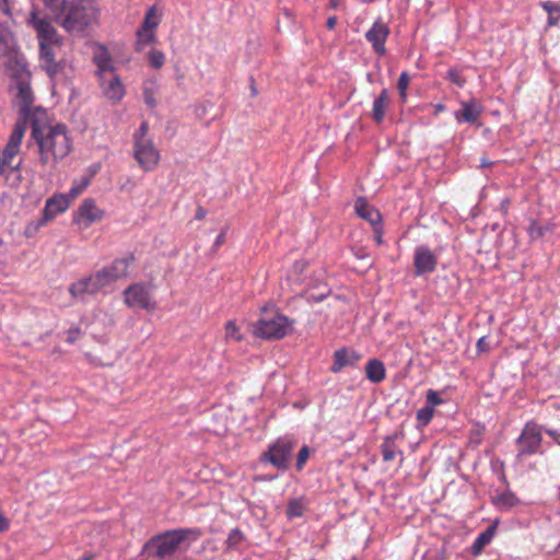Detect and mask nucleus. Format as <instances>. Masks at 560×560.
Wrapping results in <instances>:
<instances>
[{
  "mask_svg": "<svg viewBox=\"0 0 560 560\" xmlns=\"http://www.w3.org/2000/svg\"><path fill=\"white\" fill-rule=\"evenodd\" d=\"M15 104L19 106L20 112L26 118L32 109L34 102V94L30 85V75L22 74L15 79L14 82ZM26 131L25 119L15 122L12 132L3 148L0 156V177H3L10 186H18L21 183V167L22 160L16 164L13 163L16 155L20 153L22 140Z\"/></svg>",
  "mask_w": 560,
  "mask_h": 560,
  "instance_id": "obj_1",
  "label": "nucleus"
},
{
  "mask_svg": "<svg viewBox=\"0 0 560 560\" xmlns=\"http://www.w3.org/2000/svg\"><path fill=\"white\" fill-rule=\"evenodd\" d=\"M32 139L38 147V160L43 166L55 168L72 150V141L65 124L32 122Z\"/></svg>",
  "mask_w": 560,
  "mask_h": 560,
  "instance_id": "obj_2",
  "label": "nucleus"
},
{
  "mask_svg": "<svg viewBox=\"0 0 560 560\" xmlns=\"http://www.w3.org/2000/svg\"><path fill=\"white\" fill-rule=\"evenodd\" d=\"M51 18L67 32H83L97 24L100 7L96 0H44Z\"/></svg>",
  "mask_w": 560,
  "mask_h": 560,
  "instance_id": "obj_3",
  "label": "nucleus"
},
{
  "mask_svg": "<svg viewBox=\"0 0 560 560\" xmlns=\"http://www.w3.org/2000/svg\"><path fill=\"white\" fill-rule=\"evenodd\" d=\"M202 536V530L197 527H179L168 529L152 536L144 542L141 555L147 558L166 560L177 551H186L189 545Z\"/></svg>",
  "mask_w": 560,
  "mask_h": 560,
  "instance_id": "obj_4",
  "label": "nucleus"
},
{
  "mask_svg": "<svg viewBox=\"0 0 560 560\" xmlns=\"http://www.w3.org/2000/svg\"><path fill=\"white\" fill-rule=\"evenodd\" d=\"M149 129L148 121H142L132 135L133 158L144 172L154 171L161 160L160 150L149 133Z\"/></svg>",
  "mask_w": 560,
  "mask_h": 560,
  "instance_id": "obj_5",
  "label": "nucleus"
},
{
  "mask_svg": "<svg viewBox=\"0 0 560 560\" xmlns=\"http://www.w3.org/2000/svg\"><path fill=\"white\" fill-rule=\"evenodd\" d=\"M293 324L287 316L275 314L260 318L254 326V335L262 339H281Z\"/></svg>",
  "mask_w": 560,
  "mask_h": 560,
  "instance_id": "obj_6",
  "label": "nucleus"
},
{
  "mask_svg": "<svg viewBox=\"0 0 560 560\" xmlns=\"http://www.w3.org/2000/svg\"><path fill=\"white\" fill-rule=\"evenodd\" d=\"M154 287L151 283L137 282L127 287L124 292V302L128 307H138L145 311L156 308V302L153 300Z\"/></svg>",
  "mask_w": 560,
  "mask_h": 560,
  "instance_id": "obj_7",
  "label": "nucleus"
},
{
  "mask_svg": "<svg viewBox=\"0 0 560 560\" xmlns=\"http://www.w3.org/2000/svg\"><path fill=\"white\" fill-rule=\"evenodd\" d=\"M294 448L295 443L292 440L285 436L279 438L273 444L269 445L261 459L270 463L278 470L285 471L290 467Z\"/></svg>",
  "mask_w": 560,
  "mask_h": 560,
  "instance_id": "obj_8",
  "label": "nucleus"
},
{
  "mask_svg": "<svg viewBox=\"0 0 560 560\" xmlns=\"http://www.w3.org/2000/svg\"><path fill=\"white\" fill-rule=\"evenodd\" d=\"M542 428L534 421L527 422L521 435L516 439L517 456L534 455L539 452L542 436Z\"/></svg>",
  "mask_w": 560,
  "mask_h": 560,
  "instance_id": "obj_9",
  "label": "nucleus"
},
{
  "mask_svg": "<svg viewBox=\"0 0 560 560\" xmlns=\"http://www.w3.org/2000/svg\"><path fill=\"white\" fill-rule=\"evenodd\" d=\"M104 211L96 206L92 198H85L73 214V223L86 229L103 219Z\"/></svg>",
  "mask_w": 560,
  "mask_h": 560,
  "instance_id": "obj_10",
  "label": "nucleus"
},
{
  "mask_svg": "<svg viewBox=\"0 0 560 560\" xmlns=\"http://www.w3.org/2000/svg\"><path fill=\"white\" fill-rule=\"evenodd\" d=\"M436 265L438 256L427 245L415 248L413 266L416 276L432 273L436 269Z\"/></svg>",
  "mask_w": 560,
  "mask_h": 560,
  "instance_id": "obj_11",
  "label": "nucleus"
},
{
  "mask_svg": "<svg viewBox=\"0 0 560 560\" xmlns=\"http://www.w3.org/2000/svg\"><path fill=\"white\" fill-rule=\"evenodd\" d=\"M101 291H103V289L98 280H96L94 272L88 277L79 279L69 287V293L71 296L83 302L86 301L89 296Z\"/></svg>",
  "mask_w": 560,
  "mask_h": 560,
  "instance_id": "obj_12",
  "label": "nucleus"
},
{
  "mask_svg": "<svg viewBox=\"0 0 560 560\" xmlns=\"http://www.w3.org/2000/svg\"><path fill=\"white\" fill-rule=\"evenodd\" d=\"M389 35V27L377 20L373 23L371 28L365 33L366 40L372 45L373 50L378 56L386 54L385 43Z\"/></svg>",
  "mask_w": 560,
  "mask_h": 560,
  "instance_id": "obj_13",
  "label": "nucleus"
},
{
  "mask_svg": "<svg viewBox=\"0 0 560 560\" xmlns=\"http://www.w3.org/2000/svg\"><path fill=\"white\" fill-rule=\"evenodd\" d=\"M104 96L113 102H119L125 95V86L115 73L98 78Z\"/></svg>",
  "mask_w": 560,
  "mask_h": 560,
  "instance_id": "obj_14",
  "label": "nucleus"
},
{
  "mask_svg": "<svg viewBox=\"0 0 560 560\" xmlns=\"http://www.w3.org/2000/svg\"><path fill=\"white\" fill-rule=\"evenodd\" d=\"M362 355L351 349L341 348L334 352V363L330 366L332 373H339L347 366H354L360 361Z\"/></svg>",
  "mask_w": 560,
  "mask_h": 560,
  "instance_id": "obj_15",
  "label": "nucleus"
},
{
  "mask_svg": "<svg viewBox=\"0 0 560 560\" xmlns=\"http://www.w3.org/2000/svg\"><path fill=\"white\" fill-rule=\"evenodd\" d=\"M71 198L67 194H57L47 199L44 208V220L54 219L57 214L65 212L70 206Z\"/></svg>",
  "mask_w": 560,
  "mask_h": 560,
  "instance_id": "obj_16",
  "label": "nucleus"
},
{
  "mask_svg": "<svg viewBox=\"0 0 560 560\" xmlns=\"http://www.w3.org/2000/svg\"><path fill=\"white\" fill-rule=\"evenodd\" d=\"M405 439L404 432L395 431L394 433L384 438L381 445L382 457L384 462H390L399 454L402 457V451L398 448V443Z\"/></svg>",
  "mask_w": 560,
  "mask_h": 560,
  "instance_id": "obj_17",
  "label": "nucleus"
},
{
  "mask_svg": "<svg viewBox=\"0 0 560 560\" xmlns=\"http://www.w3.org/2000/svg\"><path fill=\"white\" fill-rule=\"evenodd\" d=\"M93 62L96 66V74L98 78H105V75L115 73L114 60L104 46H100L95 51Z\"/></svg>",
  "mask_w": 560,
  "mask_h": 560,
  "instance_id": "obj_18",
  "label": "nucleus"
},
{
  "mask_svg": "<svg viewBox=\"0 0 560 560\" xmlns=\"http://www.w3.org/2000/svg\"><path fill=\"white\" fill-rule=\"evenodd\" d=\"M30 24L36 30L39 40L51 43L56 37V30L46 19H42L33 11L30 16Z\"/></svg>",
  "mask_w": 560,
  "mask_h": 560,
  "instance_id": "obj_19",
  "label": "nucleus"
},
{
  "mask_svg": "<svg viewBox=\"0 0 560 560\" xmlns=\"http://www.w3.org/2000/svg\"><path fill=\"white\" fill-rule=\"evenodd\" d=\"M354 210L360 218L368 221L372 226H376L378 223H382L381 212L371 206L363 197H359L355 200Z\"/></svg>",
  "mask_w": 560,
  "mask_h": 560,
  "instance_id": "obj_20",
  "label": "nucleus"
},
{
  "mask_svg": "<svg viewBox=\"0 0 560 560\" xmlns=\"http://www.w3.org/2000/svg\"><path fill=\"white\" fill-rule=\"evenodd\" d=\"M462 109L455 112L454 116L457 122L474 124L478 120L482 113V106L475 100L462 102Z\"/></svg>",
  "mask_w": 560,
  "mask_h": 560,
  "instance_id": "obj_21",
  "label": "nucleus"
},
{
  "mask_svg": "<svg viewBox=\"0 0 560 560\" xmlns=\"http://www.w3.org/2000/svg\"><path fill=\"white\" fill-rule=\"evenodd\" d=\"M389 105V94L386 89H383L377 97H375L372 107V118L376 122L384 120L387 107Z\"/></svg>",
  "mask_w": 560,
  "mask_h": 560,
  "instance_id": "obj_22",
  "label": "nucleus"
},
{
  "mask_svg": "<svg viewBox=\"0 0 560 560\" xmlns=\"http://www.w3.org/2000/svg\"><path fill=\"white\" fill-rule=\"evenodd\" d=\"M499 524V520H495L490 526H488L483 532H481L472 544V552L478 555L481 550L489 545L497 533V527Z\"/></svg>",
  "mask_w": 560,
  "mask_h": 560,
  "instance_id": "obj_23",
  "label": "nucleus"
},
{
  "mask_svg": "<svg viewBox=\"0 0 560 560\" xmlns=\"http://www.w3.org/2000/svg\"><path fill=\"white\" fill-rule=\"evenodd\" d=\"M366 378L372 383H381L386 377L385 365L377 359H371L365 365Z\"/></svg>",
  "mask_w": 560,
  "mask_h": 560,
  "instance_id": "obj_24",
  "label": "nucleus"
},
{
  "mask_svg": "<svg viewBox=\"0 0 560 560\" xmlns=\"http://www.w3.org/2000/svg\"><path fill=\"white\" fill-rule=\"evenodd\" d=\"M133 261H135L133 254H128L125 257L114 259L108 265V267L114 272V275H116V277L118 279H121V278H125L128 276V270H129L130 266L133 264Z\"/></svg>",
  "mask_w": 560,
  "mask_h": 560,
  "instance_id": "obj_25",
  "label": "nucleus"
},
{
  "mask_svg": "<svg viewBox=\"0 0 560 560\" xmlns=\"http://www.w3.org/2000/svg\"><path fill=\"white\" fill-rule=\"evenodd\" d=\"M39 54H40V58L46 63L47 71L49 73H55L57 70V65L54 59L52 48L48 42H43V40L39 42Z\"/></svg>",
  "mask_w": 560,
  "mask_h": 560,
  "instance_id": "obj_26",
  "label": "nucleus"
},
{
  "mask_svg": "<svg viewBox=\"0 0 560 560\" xmlns=\"http://www.w3.org/2000/svg\"><path fill=\"white\" fill-rule=\"evenodd\" d=\"M95 172L96 171H93L92 174L84 175L81 178L73 180L72 186L68 191V195L71 199L77 198L88 188V186L91 184L92 176Z\"/></svg>",
  "mask_w": 560,
  "mask_h": 560,
  "instance_id": "obj_27",
  "label": "nucleus"
},
{
  "mask_svg": "<svg viewBox=\"0 0 560 560\" xmlns=\"http://www.w3.org/2000/svg\"><path fill=\"white\" fill-rule=\"evenodd\" d=\"M155 40V32L140 27L137 31V50H142L145 46Z\"/></svg>",
  "mask_w": 560,
  "mask_h": 560,
  "instance_id": "obj_28",
  "label": "nucleus"
},
{
  "mask_svg": "<svg viewBox=\"0 0 560 560\" xmlns=\"http://www.w3.org/2000/svg\"><path fill=\"white\" fill-rule=\"evenodd\" d=\"M160 22L161 18L156 12V8L153 5L145 12L141 27L145 30H152L154 32Z\"/></svg>",
  "mask_w": 560,
  "mask_h": 560,
  "instance_id": "obj_29",
  "label": "nucleus"
},
{
  "mask_svg": "<svg viewBox=\"0 0 560 560\" xmlns=\"http://www.w3.org/2000/svg\"><path fill=\"white\" fill-rule=\"evenodd\" d=\"M494 503L500 509H511L518 503V499L516 498V495L513 492L505 491V492L497 495Z\"/></svg>",
  "mask_w": 560,
  "mask_h": 560,
  "instance_id": "obj_30",
  "label": "nucleus"
},
{
  "mask_svg": "<svg viewBox=\"0 0 560 560\" xmlns=\"http://www.w3.org/2000/svg\"><path fill=\"white\" fill-rule=\"evenodd\" d=\"M245 537L243 533L238 528H234L229 533L225 545L230 550L237 549L240 545L244 541Z\"/></svg>",
  "mask_w": 560,
  "mask_h": 560,
  "instance_id": "obj_31",
  "label": "nucleus"
},
{
  "mask_svg": "<svg viewBox=\"0 0 560 560\" xmlns=\"http://www.w3.org/2000/svg\"><path fill=\"white\" fill-rule=\"evenodd\" d=\"M549 230H550L549 225H541L537 221H534V220L530 221V223L527 228L528 235H529L530 240H533V241L542 237L546 234V232H548Z\"/></svg>",
  "mask_w": 560,
  "mask_h": 560,
  "instance_id": "obj_32",
  "label": "nucleus"
},
{
  "mask_svg": "<svg viewBox=\"0 0 560 560\" xmlns=\"http://www.w3.org/2000/svg\"><path fill=\"white\" fill-rule=\"evenodd\" d=\"M305 506L302 500H291L287 509V515L289 518L300 517L303 515Z\"/></svg>",
  "mask_w": 560,
  "mask_h": 560,
  "instance_id": "obj_33",
  "label": "nucleus"
},
{
  "mask_svg": "<svg viewBox=\"0 0 560 560\" xmlns=\"http://www.w3.org/2000/svg\"><path fill=\"white\" fill-rule=\"evenodd\" d=\"M434 416V409L431 408V406H424L420 408L417 411V420L420 425L425 427L428 425Z\"/></svg>",
  "mask_w": 560,
  "mask_h": 560,
  "instance_id": "obj_34",
  "label": "nucleus"
},
{
  "mask_svg": "<svg viewBox=\"0 0 560 560\" xmlns=\"http://www.w3.org/2000/svg\"><path fill=\"white\" fill-rule=\"evenodd\" d=\"M225 338L228 340L241 341L243 340V335L240 331V327L233 320H229L225 324Z\"/></svg>",
  "mask_w": 560,
  "mask_h": 560,
  "instance_id": "obj_35",
  "label": "nucleus"
},
{
  "mask_svg": "<svg viewBox=\"0 0 560 560\" xmlns=\"http://www.w3.org/2000/svg\"><path fill=\"white\" fill-rule=\"evenodd\" d=\"M409 83H410L409 74L407 72H401L399 78H398L397 89L399 91V95H400L402 101L406 100L407 89H408Z\"/></svg>",
  "mask_w": 560,
  "mask_h": 560,
  "instance_id": "obj_36",
  "label": "nucleus"
},
{
  "mask_svg": "<svg viewBox=\"0 0 560 560\" xmlns=\"http://www.w3.org/2000/svg\"><path fill=\"white\" fill-rule=\"evenodd\" d=\"M149 61L151 67L154 69H160L165 62V56L162 51L152 49L149 52Z\"/></svg>",
  "mask_w": 560,
  "mask_h": 560,
  "instance_id": "obj_37",
  "label": "nucleus"
},
{
  "mask_svg": "<svg viewBox=\"0 0 560 560\" xmlns=\"http://www.w3.org/2000/svg\"><path fill=\"white\" fill-rule=\"evenodd\" d=\"M310 454H311V450L307 445H304L300 448L299 453H298V457H296V464H295V467H296V470L301 471L308 457H310Z\"/></svg>",
  "mask_w": 560,
  "mask_h": 560,
  "instance_id": "obj_38",
  "label": "nucleus"
},
{
  "mask_svg": "<svg viewBox=\"0 0 560 560\" xmlns=\"http://www.w3.org/2000/svg\"><path fill=\"white\" fill-rule=\"evenodd\" d=\"M427 406H431L434 409L436 406H440L444 402V400L440 397L439 393L434 389H429L425 394Z\"/></svg>",
  "mask_w": 560,
  "mask_h": 560,
  "instance_id": "obj_39",
  "label": "nucleus"
},
{
  "mask_svg": "<svg viewBox=\"0 0 560 560\" xmlns=\"http://www.w3.org/2000/svg\"><path fill=\"white\" fill-rule=\"evenodd\" d=\"M447 79L459 88L464 86L466 83L465 79L460 74V71L455 68H452L447 71Z\"/></svg>",
  "mask_w": 560,
  "mask_h": 560,
  "instance_id": "obj_40",
  "label": "nucleus"
},
{
  "mask_svg": "<svg viewBox=\"0 0 560 560\" xmlns=\"http://www.w3.org/2000/svg\"><path fill=\"white\" fill-rule=\"evenodd\" d=\"M94 273L103 290L113 284V281L109 279L104 268L96 270Z\"/></svg>",
  "mask_w": 560,
  "mask_h": 560,
  "instance_id": "obj_41",
  "label": "nucleus"
},
{
  "mask_svg": "<svg viewBox=\"0 0 560 560\" xmlns=\"http://www.w3.org/2000/svg\"><path fill=\"white\" fill-rule=\"evenodd\" d=\"M542 9L550 15L558 14L560 16V5L555 2L546 1L541 3Z\"/></svg>",
  "mask_w": 560,
  "mask_h": 560,
  "instance_id": "obj_42",
  "label": "nucleus"
},
{
  "mask_svg": "<svg viewBox=\"0 0 560 560\" xmlns=\"http://www.w3.org/2000/svg\"><path fill=\"white\" fill-rule=\"evenodd\" d=\"M328 293H329V290L327 288H325V290L318 294L307 293L306 300L308 302L319 303L328 295Z\"/></svg>",
  "mask_w": 560,
  "mask_h": 560,
  "instance_id": "obj_43",
  "label": "nucleus"
},
{
  "mask_svg": "<svg viewBox=\"0 0 560 560\" xmlns=\"http://www.w3.org/2000/svg\"><path fill=\"white\" fill-rule=\"evenodd\" d=\"M545 433L553 441V443L560 446V430L552 428H545Z\"/></svg>",
  "mask_w": 560,
  "mask_h": 560,
  "instance_id": "obj_44",
  "label": "nucleus"
},
{
  "mask_svg": "<svg viewBox=\"0 0 560 560\" xmlns=\"http://www.w3.org/2000/svg\"><path fill=\"white\" fill-rule=\"evenodd\" d=\"M374 232V240L377 245L383 244V225L378 223L376 226H372Z\"/></svg>",
  "mask_w": 560,
  "mask_h": 560,
  "instance_id": "obj_45",
  "label": "nucleus"
},
{
  "mask_svg": "<svg viewBox=\"0 0 560 560\" xmlns=\"http://www.w3.org/2000/svg\"><path fill=\"white\" fill-rule=\"evenodd\" d=\"M80 335H81L80 328H70L67 331V342H69V343L75 342Z\"/></svg>",
  "mask_w": 560,
  "mask_h": 560,
  "instance_id": "obj_46",
  "label": "nucleus"
},
{
  "mask_svg": "<svg viewBox=\"0 0 560 560\" xmlns=\"http://www.w3.org/2000/svg\"><path fill=\"white\" fill-rule=\"evenodd\" d=\"M489 349V345L487 341V337H481L477 341V350L478 352H485Z\"/></svg>",
  "mask_w": 560,
  "mask_h": 560,
  "instance_id": "obj_47",
  "label": "nucleus"
},
{
  "mask_svg": "<svg viewBox=\"0 0 560 560\" xmlns=\"http://www.w3.org/2000/svg\"><path fill=\"white\" fill-rule=\"evenodd\" d=\"M226 231L223 230L215 238L213 246L219 247L225 242Z\"/></svg>",
  "mask_w": 560,
  "mask_h": 560,
  "instance_id": "obj_48",
  "label": "nucleus"
},
{
  "mask_svg": "<svg viewBox=\"0 0 560 560\" xmlns=\"http://www.w3.org/2000/svg\"><path fill=\"white\" fill-rule=\"evenodd\" d=\"M9 524L8 518L0 513V533L7 530L9 528Z\"/></svg>",
  "mask_w": 560,
  "mask_h": 560,
  "instance_id": "obj_49",
  "label": "nucleus"
},
{
  "mask_svg": "<svg viewBox=\"0 0 560 560\" xmlns=\"http://www.w3.org/2000/svg\"><path fill=\"white\" fill-rule=\"evenodd\" d=\"M337 24V18L336 16H329L326 22V26L328 30L335 28Z\"/></svg>",
  "mask_w": 560,
  "mask_h": 560,
  "instance_id": "obj_50",
  "label": "nucleus"
},
{
  "mask_svg": "<svg viewBox=\"0 0 560 560\" xmlns=\"http://www.w3.org/2000/svg\"><path fill=\"white\" fill-rule=\"evenodd\" d=\"M103 268L107 272V275H108L109 279L113 281V283L118 280L116 275H114V272L110 270V268L108 266H104Z\"/></svg>",
  "mask_w": 560,
  "mask_h": 560,
  "instance_id": "obj_51",
  "label": "nucleus"
},
{
  "mask_svg": "<svg viewBox=\"0 0 560 560\" xmlns=\"http://www.w3.org/2000/svg\"><path fill=\"white\" fill-rule=\"evenodd\" d=\"M0 10L4 13H9V0H0Z\"/></svg>",
  "mask_w": 560,
  "mask_h": 560,
  "instance_id": "obj_52",
  "label": "nucleus"
},
{
  "mask_svg": "<svg viewBox=\"0 0 560 560\" xmlns=\"http://www.w3.org/2000/svg\"><path fill=\"white\" fill-rule=\"evenodd\" d=\"M144 101H145V103H147L150 107L155 106V101H154L153 96H152V95H149L148 93H145V95H144Z\"/></svg>",
  "mask_w": 560,
  "mask_h": 560,
  "instance_id": "obj_53",
  "label": "nucleus"
},
{
  "mask_svg": "<svg viewBox=\"0 0 560 560\" xmlns=\"http://www.w3.org/2000/svg\"><path fill=\"white\" fill-rule=\"evenodd\" d=\"M559 18H560L559 15L558 16H553V15L549 14V16H548V25H550V26L557 25Z\"/></svg>",
  "mask_w": 560,
  "mask_h": 560,
  "instance_id": "obj_54",
  "label": "nucleus"
},
{
  "mask_svg": "<svg viewBox=\"0 0 560 560\" xmlns=\"http://www.w3.org/2000/svg\"><path fill=\"white\" fill-rule=\"evenodd\" d=\"M205 215H206V212L203 211V209H202V208H199V209L197 210V213H196V219H197V220H201V219H203V218H205Z\"/></svg>",
  "mask_w": 560,
  "mask_h": 560,
  "instance_id": "obj_55",
  "label": "nucleus"
},
{
  "mask_svg": "<svg viewBox=\"0 0 560 560\" xmlns=\"http://www.w3.org/2000/svg\"><path fill=\"white\" fill-rule=\"evenodd\" d=\"M338 4H339V0H330V7H331V8H334V9H335V8H337V7H338Z\"/></svg>",
  "mask_w": 560,
  "mask_h": 560,
  "instance_id": "obj_56",
  "label": "nucleus"
},
{
  "mask_svg": "<svg viewBox=\"0 0 560 560\" xmlns=\"http://www.w3.org/2000/svg\"><path fill=\"white\" fill-rule=\"evenodd\" d=\"M490 165H491V162H488V161H487V160H485V159H483V160H481V166H482V167H488V166H490Z\"/></svg>",
  "mask_w": 560,
  "mask_h": 560,
  "instance_id": "obj_57",
  "label": "nucleus"
},
{
  "mask_svg": "<svg viewBox=\"0 0 560 560\" xmlns=\"http://www.w3.org/2000/svg\"><path fill=\"white\" fill-rule=\"evenodd\" d=\"M435 109H436V112H442V110H444V106L442 104H438L435 106Z\"/></svg>",
  "mask_w": 560,
  "mask_h": 560,
  "instance_id": "obj_58",
  "label": "nucleus"
},
{
  "mask_svg": "<svg viewBox=\"0 0 560 560\" xmlns=\"http://www.w3.org/2000/svg\"><path fill=\"white\" fill-rule=\"evenodd\" d=\"M25 233H26V235H31V233H32L31 226L26 228V232Z\"/></svg>",
  "mask_w": 560,
  "mask_h": 560,
  "instance_id": "obj_59",
  "label": "nucleus"
},
{
  "mask_svg": "<svg viewBox=\"0 0 560 560\" xmlns=\"http://www.w3.org/2000/svg\"><path fill=\"white\" fill-rule=\"evenodd\" d=\"M252 92H253V95H256V89L254 86H252Z\"/></svg>",
  "mask_w": 560,
  "mask_h": 560,
  "instance_id": "obj_60",
  "label": "nucleus"
},
{
  "mask_svg": "<svg viewBox=\"0 0 560 560\" xmlns=\"http://www.w3.org/2000/svg\"><path fill=\"white\" fill-rule=\"evenodd\" d=\"M2 244V240L0 238V245Z\"/></svg>",
  "mask_w": 560,
  "mask_h": 560,
  "instance_id": "obj_61",
  "label": "nucleus"
}]
</instances>
